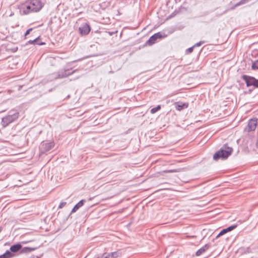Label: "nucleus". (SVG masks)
<instances>
[{"mask_svg": "<svg viewBox=\"0 0 258 258\" xmlns=\"http://www.w3.org/2000/svg\"><path fill=\"white\" fill-rule=\"evenodd\" d=\"M120 255L118 251H114L110 253H105L99 258H117Z\"/></svg>", "mask_w": 258, "mask_h": 258, "instance_id": "11", "label": "nucleus"}, {"mask_svg": "<svg viewBox=\"0 0 258 258\" xmlns=\"http://www.w3.org/2000/svg\"><path fill=\"white\" fill-rule=\"evenodd\" d=\"M38 39H39V37H37L36 38H35V39L33 40H29L28 41V43L29 44H38L39 45H43V44H44L45 43L44 42H41V43H39L38 42Z\"/></svg>", "mask_w": 258, "mask_h": 258, "instance_id": "19", "label": "nucleus"}, {"mask_svg": "<svg viewBox=\"0 0 258 258\" xmlns=\"http://www.w3.org/2000/svg\"><path fill=\"white\" fill-rule=\"evenodd\" d=\"M251 68L253 70L258 69V59L252 63Z\"/></svg>", "mask_w": 258, "mask_h": 258, "instance_id": "23", "label": "nucleus"}, {"mask_svg": "<svg viewBox=\"0 0 258 258\" xmlns=\"http://www.w3.org/2000/svg\"><path fill=\"white\" fill-rule=\"evenodd\" d=\"M79 30L81 35H86L90 32V27L88 24L85 23L79 27Z\"/></svg>", "mask_w": 258, "mask_h": 258, "instance_id": "10", "label": "nucleus"}, {"mask_svg": "<svg viewBox=\"0 0 258 258\" xmlns=\"http://www.w3.org/2000/svg\"><path fill=\"white\" fill-rule=\"evenodd\" d=\"M204 43V41H200V42H199L197 43H196L194 45H193L194 46V47H198V46H200L202 44H203Z\"/></svg>", "mask_w": 258, "mask_h": 258, "instance_id": "26", "label": "nucleus"}, {"mask_svg": "<svg viewBox=\"0 0 258 258\" xmlns=\"http://www.w3.org/2000/svg\"><path fill=\"white\" fill-rule=\"evenodd\" d=\"M188 104L186 103L176 102L175 103V107L178 110H181L183 109L187 108Z\"/></svg>", "mask_w": 258, "mask_h": 258, "instance_id": "13", "label": "nucleus"}, {"mask_svg": "<svg viewBox=\"0 0 258 258\" xmlns=\"http://www.w3.org/2000/svg\"><path fill=\"white\" fill-rule=\"evenodd\" d=\"M161 109V105H158L156 107L153 108L151 109L150 112L152 114H154Z\"/></svg>", "mask_w": 258, "mask_h": 258, "instance_id": "21", "label": "nucleus"}, {"mask_svg": "<svg viewBox=\"0 0 258 258\" xmlns=\"http://www.w3.org/2000/svg\"><path fill=\"white\" fill-rule=\"evenodd\" d=\"M53 147L54 143L53 142H42L40 147V152L41 153H44L50 150Z\"/></svg>", "mask_w": 258, "mask_h": 258, "instance_id": "7", "label": "nucleus"}, {"mask_svg": "<svg viewBox=\"0 0 258 258\" xmlns=\"http://www.w3.org/2000/svg\"><path fill=\"white\" fill-rule=\"evenodd\" d=\"M28 1L33 13L40 11L44 6L41 0H28Z\"/></svg>", "mask_w": 258, "mask_h": 258, "instance_id": "3", "label": "nucleus"}, {"mask_svg": "<svg viewBox=\"0 0 258 258\" xmlns=\"http://www.w3.org/2000/svg\"><path fill=\"white\" fill-rule=\"evenodd\" d=\"M237 227V225H232V226H230L225 229H223L221 231V232L219 233V234L217 236V238L219 237L221 235H223L225 234H226V233H227L228 232H229V231H231L232 230H233V229H234L236 227Z\"/></svg>", "mask_w": 258, "mask_h": 258, "instance_id": "12", "label": "nucleus"}, {"mask_svg": "<svg viewBox=\"0 0 258 258\" xmlns=\"http://www.w3.org/2000/svg\"><path fill=\"white\" fill-rule=\"evenodd\" d=\"M67 205V203L64 202H61L58 206V209H61Z\"/></svg>", "mask_w": 258, "mask_h": 258, "instance_id": "25", "label": "nucleus"}, {"mask_svg": "<svg viewBox=\"0 0 258 258\" xmlns=\"http://www.w3.org/2000/svg\"><path fill=\"white\" fill-rule=\"evenodd\" d=\"M241 78L245 82L247 87L253 86L254 87L258 88V79L245 75L242 76Z\"/></svg>", "mask_w": 258, "mask_h": 258, "instance_id": "4", "label": "nucleus"}, {"mask_svg": "<svg viewBox=\"0 0 258 258\" xmlns=\"http://www.w3.org/2000/svg\"><path fill=\"white\" fill-rule=\"evenodd\" d=\"M250 0H241L234 6V7H238L239 6L243 5L249 2Z\"/></svg>", "mask_w": 258, "mask_h": 258, "instance_id": "22", "label": "nucleus"}, {"mask_svg": "<svg viewBox=\"0 0 258 258\" xmlns=\"http://www.w3.org/2000/svg\"><path fill=\"white\" fill-rule=\"evenodd\" d=\"M32 30V28H30V29H28V30L26 31V33H25V36H27V35H28V34H30V32H31Z\"/></svg>", "mask_w": 258, "mask_h": 258, "instance_id": "27", "label": "nucleus"}, {"mask_svg": "<svg viewBox=\"0 0 258 258\" xmlns=\"http://www.w3.org/2000/svg\"><path fill=\"white\" fill-rule=\"evenodd\" d=\"M210 245L208 244H205L203 247L199 249L196 252L197 256H200L208 250Z\"/></svg>", "mask_w": 258, "mask_h": 258, "instance_id": "15", "label": "nucleus"}, {"mask_svg": "<svg viewBox=\"0 0 258 258\" xmlns=\"http://www.w3.org/2000/svg\"><path fill=\"white\" fill-rule=\"evenodd\" d=\"M14 255V254L9 250H7L5 253L0 255V258H11Z\"/></svg>", "mask_w": 258, "mask_h": 258, "instance_id": "17", "label": "nucleus"}, {"mask_svg": "<svg viewBox=\"0 0 258 258\" xmlns=\"http://www.w3.org/2000/svg\"><path fill=\"white\" fill-rule=\"evenodd\" d=\"M36 248L30 247H24L21 248V252L23 253H28L35 250Z\"/></svg>", "mask_w": 258, "mask_h": 258, "instance_id": "18", "label": "nucleus"}, {"mask_svg": "<svg viewBox=\"0 0 258 258\" xmlns=\"http://www.w3.org/2000/svg\"><path fill=\"white\" fill-rule=\"evenodd\" d=\"M19 9L21 14L22 15H28L30 13H33L28 0L24 3L20 4Z\"/></svg>", "mask_w": 258, "mask_h": 258, "instance_id": "5", "label": "nucleus"}, {"mask_svg": "<svg viewBox=\"0 0 258 258\" xmlns=\"http://www.w3.org/2000/svg\"><path fill=\"white\" fill-rule=\"evenodd\" d=\"M22 248V245L20 243H17L14 245H12L10 247V252H18L19 250L21 249Z\"/></svg>", "mask_w": 258, "mask_h": 258, "instance_id": "14", "label": "nucleus"}, {"mask_svg": "<svg viewBox=\"0 0 258 258\" xmlns=\"http://www.w3.org/2000/svg\"><path fill=\"white\" fill-rule=\"evenodd\" d=\"M257 119H251L249 120L247 125L244 128V131L247 132L253 131L255 130L257 125Z\"/></svg>", "mask_w": 258, "mask_h": 258, "instance_id": "8", "label": "nucleus"}, {"mask_svg": "<svg viewBox=\"0 0 258 258\" xmlns=\"http://www.w3.org/2000/svg\"><path fill=\"white\" fill-rule=\"evenodd\" d=\"M163 36L160 32H158L151 36L149 40L146 42V44L152 45L156 42L158 39H161Z\"/></svg>", "mask_w": 258, "mask_h": 258, "instance_id": "9", "label": "nucleus"}, {"mask_svg": "<svg viewBox=\"0 0 258 258\" xmlns=\"http://www.w3.org/2000/svg\"><path fill=\"white\" fill-rule=\"evenodd\" d=\"M76 71H77V69L73 71H70L69 69L61 70L59 71L58 73H57L56 76L55 77L54 79H57L66 78L69 76L73 75Z\"/></svg>", "mask_w": 258, "mask_h": 258, "instance_id": "6", "label": "nucleus"}, {"mask_svg": "<svg viewBox=\"0 0 258 258\" xmlns=\"http://www.w3.org/2000/svg\"><path fill=\"white\" fill-rule=\"evenodd\" d=\"M84 204V201L81 200L78 203H77L74 207L73 208L72 210V213H74L76 212L80 207L83 206Z\"/></svg>", "mask_w": 258, "mask_h": 258, "instance_id": "16", "label": "nucleus"}, {"mask_svg": "<svg viewBox=\"0 0 258 258\" xmlns=\"http://www.w3.org/2000/svg\"><path fill=\"white\" fill-rule=\"evenodd\" d=\"M232 152L233 149L229 147L227 144H225L214 154L213 159L215 160H218L220 159H226L231 154Z\"/></svg>", "mask_w": 258, "mask_h": 258, "instance_id": "1", "label": "nucleus"}, {"mask_svg": "<svg viewBox=\"0 0 258 258\" xmlns=\"http://www.w3.org/2000/svg\"><path fill=\"white\" fill-rule=\"evenodd\" d=\"M194 46H192V47H190L189 48H188V49H187L186 50V53H191L192 51H193V50H194Z\"/></svg>", "mask_w": 258, "mask_h": 258, "instance_id": "24", "label": "nucleus"}, {"mask_svg": "<svg viewBox=\"0 0 258 258\" xmlns=\"http://www.w3.org/2000/svg\"><path fill=\"white\" fill-rule=\"evenodd\" d=\"M19 114V113L17 111L12 113V111H11L8 115L2 118V125L4 127L7 126L18 118Z\"/></svg>", "mask_w": 258, "mask_h": 258, "instance_id": "2", "label": "nucleus"}, {"mask_svg": "<svg viewBox=\"0 0 258 258\" xmlns=\"http://www.w3.org/2000/svg\"><path fill=\"white\" fill-rule=\"evenodd\" d=\"M181 171V169L178 168V169H171V170H164L163 172L164 173H172V172H179Z\"/></svg>", "mask_w": 258, "mask_h": 258, "instance_id": "20", "label": "nucleus"}]
</instances>
